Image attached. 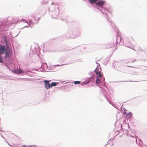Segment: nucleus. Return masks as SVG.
I'll return each instance as SVG.
<instances>
[{
  "mask_svg": "<svg viewBox=\"0 0 147 147\" xmlns=\"http://www.w3.org/2000/svg\"><path fill=\"white\" fill-rule=\"evenodd\" d=\"M23 22H26V21L25 20H23Z\"/></svg>",
  "mask_w": 147,
  "mask_h": 147,
  "instance_id": "19",
  "label": "nucleus"
},
{
  "mask_svg": "<svg viewBox=\"0 0 147 147\" xmlns=\"http://www.w3.org/2000/svg\"><path fill=\"white\" fill-rule=\"evenodd\" d=\"M5 58H9L11 55L12 52L11 50L9 48H7L5 50Z\"/></svg>",
  "mask_w": 147,
  "mask_h": 147,
  "instance_id": "1",
  "label": "nucleus"
},
{
  "mask_svg": "<svg viewBox=\"0 0 147 147\" xmlns=\"http://www.w3.org/2000/svg\"><path fill=\"white\" fill-rule=\"evenodd\" d=\"M104 1H99L95 3L94 6L95 7H101L103 6L104 4Z\"/></svg>",
  "mask_w": 147,
  "mask_h": 147,
  "instance_id": "4",
  "label": "nucleus"
},
{
  "mask_svg": "<svg viewBox=\"0 0 147 147\" xmlns=\"http://www.w3.org/2000/svg\"><path fill=\"white\" fill-rule=\"evenodd\" d=\"M12 71L15 74H18L17 69L16 70H12Z\"/></svg>",
  "mask_w": 147,
  "mask_h": 147,
  "instance_id": "13",
  "label": "nucleus"
},
{
  "mask_svg": "<svg viewBox=\"0 0 147 147\" xmlns=\"http://www.w3.org/2000/svg\"><path fill=\"white\" fill-rule=\"evenodd\" d=\"M28 147H37L36 146H28Z\"/></svg>",
  "mask_w": 147,
  "mask_h": 147,
  "instance_id": "15",
  "label": "nucleus"
},
{
  "mask_svg": "<svg viewBox=\"0 0 147 147\" xmlns=\"http://www.w3.org/2000/svg\"><path fill=\"white\" fill-rule=\"evenodd\" d=\"M57 83L55 82H52L51 84V86L53 87V86H57Z\"/></svg>",
  "mask_w": 147,
  "mask_h": 147,
  "instance_id": "9",
  "label": "nucleus"
},
{
  "mask_svg": "<svg viewBox=\"0 0 147 147\" xmlns=\"http://www.w3.org/2000/svg\"><path fill=\"white\" fill-rule=\"evenodd\" d=\"M5 51V47L4 45H0V54H4Z\"/></svg>",
  "mask_w": 147,
  "mask_h": 147,
  "instance_id": "5",
  "label": "nucleus"
},
{
  "mask_svg": "<svg viewBox=\"0 0 147 147\" xmlns=\"http://www.w3.org/2000/svg\"><path fill=\"white\" fill-rule=\"evenodd\" d=\"M81 82L79 81H75L74 82V83L75 84H79Z\"/></svg>",
  "mask_w": 147,
  "mask_h": 147,
  "instance_id": "11",
  "label": "nucleus"
},
{
  "mask_svg": "<svg viewBox=\"0 0 147 147\" xmlns=\"http://www.w3.org/2000/svg\"><path fill=\"white\" fill-rule=\"evenodd\" d=\"M98 0H90V3L92 4L95 3Z\"/></svg>",
  "mask_w": 147,
  "mask_h": 147,
  "instance_id": "10",
  "label": "nucleus"
},
{
  "mask_svg": "<svg viewBox=\"0 0 147 147\" xmlns=\"http://www.w3.org/2000/svg\"><path fill=\"white\" fill-rule=\"evenodd\" d=\"M123 126H124V125L127 126V127H128V128H129V125L128 124H127V123H124L123 124Z\"/></svg>",
  "mask_w": 147,
  "mask_h": 147,
  "instance_id": "14",
  "label": "nucleus"
},
{
  "mask_svg": "<svg viewBox=\"0 0 147 147\" xmlns=\"http://www.w3.org/2000/svg\"><path fill=\"white\" fill-rule=\"evenodd\" d=\"M111 45H112V46L111 47H113V46L115 45L113 43H112Z\"/></svg>",
  "mask_w": 147,
  "mask_h": 147,
  "instance_id": "16",
  "label": "nucleus"
},
{
  "mask_svg": "<svg viewBox=\"0 0 147 147\" xmlns=\"http://www.w3.org/2000/svg\"><path fill=\"white\" fill-rule=\"evenodd\" d=\"M94 72L96 74V77L97 78H99L102 76L101 72L99 71L98 68H96L94 71Z\"/></svg>",
  "mask_w": 147,
  "mask_h": 147,
  "instance_id": "3",
  "label": "nucleus"
},
{
  "mask_svg": "<svg viewBox=\"0 0 147 147\" xmlns=\"http://www.w3.org/2000/svg\"><path fill=\"white\" fill-rule=\"evenodd\" d=\"M132 115V113L130 112L128 110H125L124 111V113H123V116L125 118H127L128 117H131Z\"/></svg>",
  "mask_w": 147,
  "mask_h": 147,
  "instance_id": "2",
  "label": "nucleus"
},
{
  "mask_svg": "<svg viewBox=\"0 0 147 147\" xmlns=\"http://www.w3.org/2000/svg\"><path fill=\"white\" fill-rule=\"evenodd\" d=\"M45 83V87L46 89H48L51 87V85L49 83V82L47 80H45L44 81Z\"/></svg>",
  "mask_w": 147,
  "mask_h": 147,
  "instance_id": "6",
  "label": "nucleus"
},
{
  "mask_svg": "<svg viewBox=\"0 0 147 147\" xmlns=\"http://www.w3.org/2000/svg\"><path fill=\"white\" fill-rule=\"evenodd\" d=\"M4 38H5V39H4L5 41L6 42H7V40H6V39L5 38V37H4Z\"/></svg>",
  "mask_w": 147,
  "mask_h": 147,
  "instance_id": "18",
  "label": "nucleus"
},
{
  "mask_svg": "<svg viewBox=\"0 0 147 147\" xmlns=\"http://www.w3.org/2000/svg\"><path fill=\"white\" fill-rule=\"evenodd\" d=\"M0 63H3L2 56L1 55H0Z\"/></svg>",
  "mask_w": 147,
  "mask_h": 147,
  "instance_id": "12",
  "label": "nucleus"
},
{
  "mask_svg": "<svg viewBox=\"0 0 147 147\" xmlns=\"http://www.w3.org/2000/svg\"><path fill=\"white\" fill-rule=\"evenodd\" d=\"M18 74H20L23 72V71L20 69H17Z\"/></svg>",
  "mask_w": 147,
  "mask_h": 147,
  "instance_id": "8",
  "label": "nucleus"
},
{
  "mask_svg": "<svg viewBox=\"0 0 147 147\" xmlns=\"http://www.w3.org/2000/svg\"><path fill=\"white\" fill-rule=\"evenodd\" d=\"M100 81L99 79H97L96 80V84H100Z\"/></svg>",
  "mask_w": 147,
  "mask_h": 147,
  "instance_id": "7",
  "label": "nucleus"
},
{
  "mask_svg": "<svg viewBox=\"0 0 147 147\" xmlns=\"http://www.w3.org/2000/svg\"><path fill=\"white\" fill-rule=\"evenodd\" d=\"M21 147H28V146H26L25 145H23L21 146Z\"/></svg>",
  "mask_w": 147,
  "mask_h": 147,
  "instance_id": "17",
  "label": "nucleus"
}]
</instances>
